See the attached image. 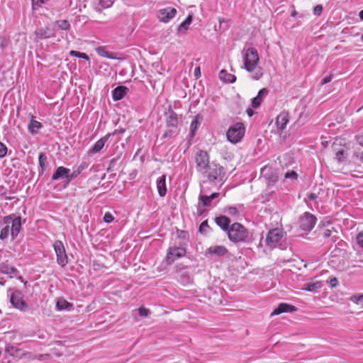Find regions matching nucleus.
<instances>
[{
	"mask_svg": "<svg viewBox=\"0 0 363 363\" xmlns=\"http://www.w3.org/2000/svg\"><path fill=\"white\" fill-rule=\"evenodd\" d=\"M7 154V147L2 142H0V158L4 157Z\"/></svg>",
	"mask_w": 363,
	"mask_h": 363,
	"instance_id": "obj_38",
	"label": "nucleus"
},
{
	"mask_svg": "<svg viewBox=\"0 0 363 363\" xmlns=\"http://www.w3.org/2000/svg\"><path fill=\"white\" fill-rule=\"evenodd\" d=\"M56 308L57 311H71L73 308V304L68 302L63 298H60L57 300Z\"/></svg>",
	"mask_w": 363,
	"mask_h": 363,
	"instance_id": "obj_23",
	"label": "nucleus"
},
{
	"mask_svg": "<svg viewBox=\"0 0 363 363\" xmlns=\"http://www.w3.org/2000/svg\"><path fill=\"white\" fill-rule=\"evenodd\" d=\"M156 183L159 195L161 197H164L167 194L166 176L163 174L158 177Z\"/></svg>",
	"mask_w": 363,
	"mask_h": 363,
	"instance_id": "obj_21",
	"label": "nucleus"
},
{
	"mask_svg": "<svg viewBox=\"0 0 363 363\" xmlns=\"http://www.w3.org/2000/svg\"><path fill=\"white\" fill-rule=\"evenodd\" d=\"M361 160H362V162H363V153H362V155Z\"/></svg>",
	"mask_w": 363,
	"mask_h": 363,
	"instance_id": "obj_62",
	"label": "nucleus"
},
{
	"mask_svg": "<svg viewBox=\"0 0 363 363\" xmlns=\"http://www.w3.org/2000/svg\"><path fill=\"white\" fill-rule=\"evenodd\" d=\"M205 225V223H202L201 226H200V230H201V228H203V226H204Z\"/></svg>",
	"mask_w": 363,
	"mask_h": 363,
	"instance_id": "obj_60",
	"label": "nucleus"
},
{
	"mask_svg": "<svg viewBox=\"0 0 363 363\" xmlns=\"http://www.w3.org/2000/svg\"><path fill=\"white\" fill-rule=\"evenodd\" d=\"M46 157L44 155V154L40 153L38 157V161L40 166L43 168L45 165V163L46 162Z\"/></svg>",
	"mask_w": 363,
	"mask_h": 363,
	"instance_id": "obj_41",
	"label": "nucleus"
},
{
	"mask_svg": "<svg viewBox=\"0 0 363 363\" xmlns=\"http://www.w3.org/2000/svg\"><path fill=\"white\" fill-rule=\"evenodd\" d=\"M6 351L13 357H18L19 359L26 358L29 356V353L22 350L14 346H9L6 348Z\"/></svg>",
	"mask_w": 363,
	"mask_h": 363,
	"instance_id": "obj_17",
	"label": "nucleus"
},
{
	"mask_svg": "<svg viewBox=\"0 0 363 363\" xmlns=\"http://www.w3.org/2000/svg\"><path fill=\"white\" fill-rule=\"evenodd\" d=\"M227 233L229 240L233 242H246L248 239L247 230L238 223L232 224Z\"/></svg>",
	"mask_w": 363,
	"mask_h": 363,
	"instance_id": "obj_3",
	"label": "nucleus"
},
{
	"mask_svg": "<svg viewBox=\"0 0 363 363\" xmlns=\"http://www.w3.org/2000/svg\"><path fill=\"white\" fill-rule=\"evenodd\" d=\"M207 252L211 255L221 257L227 254L228 250L223 245H213L207 249Z\"/></svg>",
	"mask_w": 363,
	"mask_h": 363,
	"instance_id": "obj_16",
	"label": "nucleus"
},
{
	"mask_svg": "<svg viewBox=\"0 0 363 363\" xmlns=\"http://www.w3.org/2000/svg\"><path fill=\"white\" fill-rule=\"evenodd\" d=\"M362 40H363V35H362Z\"/></svg>",
	"mask_w": 363,
	"mask_h": 363,
	"instance_id": "obj_64",
	"label": "nucleus"
},
{
	"mask_svg": "<svg viewBox=\"0 0 363 363\" xmlns=\"http://www.w3.org/2000/svg\"><path fill=\"white\" fill-rule=\"evenodd\" d=\"M267 94L268 90L266 88L260 89L258 92L257 96L252 99V106L254 108H258L260 106L263 99L267 95Z\"/></svg>",
	"mask_w": 363,
	"mask_h": 363,
	"instance_id": "obj_19",
	"label": "nucleus"
},
{
	"mask_svg": "<svg viewBox=\"0 0 363 363\" xmlns=\"http://www.w3.org/2000/svg\"><path fill=\"white\" fill-rule=\"evenodd\" d=\"M322 283L319 281L309 282L304 284L303 290L315 292L322 287Z\"/></svg>",
	"mask_w": 363,
	"mask_h": 363,
	"instance_id": "obj_27",
	"label": "nucleus"
},
{
	"mask_svg": "<svg viewBox=\"0 0 363 363\" xmlns=\"http://www.w3.org/2000/svg\"><path fill=\"white\" fill-rule=\"evenodd\" d=\"M219 78L220 80L228 82V83H233L236 80V77L234 74L228 73L225 70L222 69L219 72Z\"/></svg>",
	"mask_w": 363,
	"mask_h": 363,
	"instance_id": "obj_28",
	"label": "nucleus"
},
{
	"mask_svg": "<svg viewBox=\"0 0 363 363\" xmlns=\"http://www.w3.org/2000/svg\"><path fill=\"white\" fill-rule=\"evenodd\" d=\"M216 224L223 230L227 231L229 230V224L230 223V219L225 216H221L216 218Z\"/></svg>",
	"mask_w": 363,
	"mask_h": 363,
	"instance_id": "obj_24",
	"label": "nucleus"
},
{
	"mask_svg": "<svg viewBox=\"0 0 363 363\" xmlns=\"http://www.w3.org/2000/svg\"><path fill=\"white\" fill-rule=\"evenodd\" d=\"M207 177L210 182L215 180H222L224 175L223 168L218 164L212 163L206 169V171L203 172Z\"/></svg>",
	"mask_w": 363,
	"mask_h": 363,
	"instance_id": "obj_5",
	"label": "nucleus"
},
{
	"mask_svg": "<svg viewBox=\"0 0 363 363\" xmlns=\"http://www.w3.org/2000/svg\"><path fill=\"white\" fill-rule=\"evenodd\" d=\"M128 88L124 86H119L115 88L112 91V97L114 101L122 99L126 94Z\"/></svg>",
	"mask_w": 363,
	"mask_h": 363,
	"instance_id": "obj_22",
	"label": "nucleus"
},
{
	"mask_svg": "<svg viewBox=\"0 0 363 363\" xmlns=\"http://www.w3.org/2000/svg\"><path fill=\"white\" fill-rule=\"evenodd\" d=\"M206 191L205 189V186L203 185L201 186V192L199 196V201L201 202L203 206H210L211 205V201L218 198L219 196L218 193H213L210 196H207L205 194Z\"/></svg>",
	"mask_w": 363,
	"mask_h": 363,
	"instance_id": "obj_12",
	"label": "nucleus"
},
{
	"mask_svg": "<svg viewBox=\"0 0 363 363\" xmlns=\"http://www.w3.org/2000/svg\"><path fill=\"white\" fill-rule=\"evenodd\" d=\"M285 178L286 179H291V181H295L298 178V174L296 172L294 171H290V172H287L286 174H285Z\"/></svg>",
	"mask_w": 363,
	"mask_h": 363,
	"instance_id": "obj_37",
	"label": "nucleus"
},
{
	"mask_svg": "<svg viewBox=\"0 0 363 363\" xmlns=\"http://www.w3.org/2000/svg\"><path fill=\"white\" fill-rule=\"evenodd\" d=\"M82 52H78V51H75V50H71L69 52V55L71 56H74V57H80V55H81Z\"/></svg>",
	"mask_w": 363,
	"mask_h": 363,
	"instance_id": "obj_52",
	"label": "nucleus"
},
{
	"mask_svg": "<svg viewBox=\"0 0 363 363\" xmlns=\"http://www.w3.org/2000/svg\"><path fill=\"white\" fill-rule=\"evenodd\" d=\"M323 11V6L321 5H317L314 7L313 13L316 16H320Z\"/></svg>",
	"mask_w": 363,
	"mask_h": 363,
	"instance_id": "obj_46",
	"label": "nucleus"
},
{
	"mask_svg": "<svg viewBox=\"0 0 363 363\" xmlns=\"http://www.w3.org/2000/svg\"><path fill=\"white\" fill-rule=\"evenodd\" d=\"M58 27L62 30L69 29L70 24L67 20H62L57 22Z\"/></svg>",
	"mask_w": 363,
	"mask_h": 363,
	"instance_id": "obj_36",
	"label": "nucleus"
},
{
	"mask_svg": "<svg viewBox=\"0 0 363 363\" xmlns=\"http://www.w3.org/2000/svg\"><path fill=\"white\" fill-rule=\"evenodd\" d=\"M114 220V217L113 216V215L109 213V212H106L104 216V222L107 223H111L113 220Z\"/></svg>",
	"mask_w": 363,
	"mask_h": 363,
	"instance_id": "obj_39",
	"label": "nucleus"
},
{
	"mask_svg": "<svg viewBox=\"0 0 363 363\" xmlns=\"http://www.w3.org/2000/svg\"><path fill=\"white\" fill-rule=\"evenodd\" d=\"M96 53L104 57L110 58V59H114L115 57L113 56V53H110L108 51L105 50V49L103 47H97L96 48Z\"/></svg>",
	"mask_w": 363,
	"mask_h": 363,
	"instance_id": "obj_33",
	"label": "nucleus"
},
{
	"mask_svg": "<svg viewBox=\"0 0 363 363\" xmlns=\"http://www.w3.org/2000/svg\"><path fill=\"white\" fill-rule=\"evenodd\" d=\"M47 0H32L33 7H39L43 4Z\"/></svg>",
	"mask_w": 363,
	"mask_h": 363,
	"instance_id": "obj_42",
	"label": "nucleus"
},
{
	"mask_svg": "<svg viewBox=\"0 0 363 363\" xmlns=\"http://www.w3.org/2000/svg\"><path fill=\"white\" fill-rule=\"evenodd\" d=\"M194 74L195 76L198 78L200 77L201 75V71H200V67H196L195 69H194Z\"/></svg>",
	"mask_w": 363,
	"mask_h": 363,
	"instance_id": "obj_53",
	"label": "nucleus"
},
{
	"mask_svg": "<svg viewBox=\"0 0 363 363\" xmlns=\"http://www.w3.org/2000/svg\"><path fill=\"white\" fill-rule=\"evenodd\" d=\"M185 254L186 250L184 247H169L166 257V261L168 264H172L177 259L184 257Z\"/></svg>",
	"mask_w": 363,
	"mask_h": 363,
	"instance_id": "obj_10",
	"label": "nucleus"
},
{
	"mask_svg": "<svg viewBox=\"0 0 363 363\" xmlns=\"http://www.w3.org/2000/svg\"><path fill=\"white\" fill-rule=\"evenodd\" d=\"M94 4L95 9L98 11H101L104 9L109 8L113 4L112 0H94Z\"/></svg>",
	"mask_w": 363,
	"mask_h": 363,
	"instance_id": "obj_26",
	"label": "nucleus"
},
{
	"mask_svg": "<svg viewBox=\"0 0 363 363\" xmlns=\"http://www.w3.org/2000/svg\"><path fill=\"white\" fill-rule=\"evenodd\" d=\"M53 247L57 256V262L61 267H65L68 262V258L66 254L64 244L60 240H56Z\"/></svg>",
	"mask_w": 363,
	"mask_h": 363,
	"instance_id": "obj_7",
	"label": "nucleus"
},
{
	"mask_svg": "<svg viewBox=\"0 0 363 363\" xmlns=\"http://www.w3.org/2000/svg\"><path fill=\"white\" fill-rule=\"evenodd\" d=\"M41 128H42V125L39 121H37L34 119L30 120L29 125H28V128H29V130L32 133H35L37 130H38Z\"/></svg>",
	"mask_w": 363,
	"mask_h": 363,
	"instance_id": "obj_34",
	"label": "nucleus"
},
{
	"mask_svg": "<svg viewBox=\"0 0 363 363\" xmlns=\"http://www.w3.org/2000/svg\"><path fill=\"white\" fill-rule=\"evenodd\" d=\"M333 231L335 232V230H334V228H331V229H325L323 233V235L325 238H329L332 236V233Z\"/></svg>",
	"mask_w": 363,
	"mask_h": 363,
	"instance_id": "obj_43",
	"label": "nucleus"
},
{
	"mask_svg": "<svg viewBox=\"0 0 363 363\" xmlns=\"http://www.w3.org/2000/svg\"><path fill=\"white\" fill-rule=\"evenodd\" d=\"M192 21V16L191 15H189L186 19L179 26L178 30L182 31H186L188 28L189 25L191 23Z\"/></svg>",
	"mask_w": 363,
	"mask_h": 363,
	"instance_id": "obj_32",
	"label": "nucleus"
},
{
	"mask_svg": "<svg viewBox=\"0 0 363 363\" xmlns=\"http://www.w3.org/2000/svg\"><path fill=\"white\" fill-rule=\"evenodd\" d=\"M196 169L200 172L206 171L209 167V157L206 152L201 150L196 155Z\"/></svg>",
	"mask_w": 363,
	"mask_h": 363,
	"instance_id": "obj_8",
	"label": "nucleus"
},
{
	"mask_svg": "<svg viewBox=\"0 0 363 363\" xmlns=\"http://www.w3.org/2000/svg\"><path fill=\"white\" fill-rule=\"evenodd\" d=\"M115 133H108L105 136L100 138L99 140H97L93 147L89 150V154H94L96 152H99L102 148L104 147L105 143L108 140V138L111 137V135H114Z\"/></svg>",
	"mask_w": 363,
	"mask_h": 363,
	"instance_id": "obj_14",
	"label": "nucleus"
},
{
	"mask_svg": "<svg viewBox=\"0 0 363 363\" xmlns=\"http://www.w3.org/2000/svg\"><path fill=\"white\" fill-rule=\"evenodd\" d=\"M11 304L17 309L21 311H26L28 306L23 301L22 293L19 291H15L11 296Z\"/></svg>",
	"mask_w": 363,
	"mask_h": 363,
	"instance_id": "obj_11",
	"label": "nucleus"
},
{
	"mask_svg": "<svg viewBox=\"0 0 363 363\" xmlns=\"http://www.w3.org/2000/svg\"><path fill=\"white\" fill-rule=\"evenodd\" d=\"M124 131H125V130H124L123 129H121L120 130H118V131H117V130H116V131H115L114 133H115V134H116L117 132H118V133H124Z\"/></svg>",
	"mask_w": 363,
	"mask_h": 363,
	"instance_id": "obj_59",
	"label": "nucleus"
},
{
	"mask_svg": "<svg viewBox=\"0 0 363 363\" xmlns=\"http://www.w3.org/2000/svg\"><path fill=\"white\" fill-rule=\"evenodd\" d=\"M5 225L1 230L0 238L5 240L11 235L13 240L17 238L21 229V218L20 216H8L4 218Z\"/></svg>",
	"mask_w": 363,
	"mask_h": 363,
	"instance_id": "obj_2",
	"label": "nucleus"
},
{
	"mask_svg": "<svg viewBox=\"0 0 363 363\" xmlns=\"http://www.w3.org/2000/svg\"><path fill=\"white\" fill-rule=\"evenodd\" d=\"M86 163L83 162L79 166H78L77 168H75L72 172H69V179L68 183H69L72 179L77 177L86 168Z\"/></svg>",
	"mask_w": 363,
	"mask_h": 363,
	"instance_id": "obj_29",
	"label": "nucleus"
},
{
	"mask_svg": "<svg viewBox=\"0 0 363 363\" xmlns=\"http://www.w3.org/2000/svg\"><path fill=\"white\" fill-rule=\"evenodd\" d=\"M352 300L357 303H363V295L359 296H353Z\"/></svg>",
	"mask_w": 363,
	"mask_h": 363,
	"instance_id": "obj_48",
	"label": "nucleus"
},
{
	"mask_svg": "<svg viewBox=\"0 0 363 363\" xmlns=\"http://www.w3.org/2000/svg\"><path fill=\"white\" fill-rule=\"evenodd\" d=\"M283 235L284 233L282 230L279 228H274L269 230L266 238L267 245L270 248L277 247L283 238Z\"/></svg>",
	"mask_w": 363,
	"mask_h": 363,
	"instance_id": "obj_6",
	"label": "nucleus"
},
{
	"mask_svg": "<svg viewBox=\"0 0 363 363\" xmlns=\"http://www.w3.org/2000/svg\"><path fill=\"white\" fill-rule=\"evenodd\" d=\"M266 169V167L262 168V171H264Z\"/></svg>",
	"mask_w": 363,
	"mask_h": 363,
	"instance_id": "obj_63",
	"label": "nucleus"
},
{
	"mask_svg": "<svg viewBox=\"0 0 363 363\" xmlns=\"http://www.w3.org/2000/svg\"><path fill=\"white\" fill-rule=\"evenodd\" d=\"M308 198L309 199L311 200H315L316 198H317V196L314 193H311L309 196H308Z\"/></svg>",
	"mask_w": 363,
	"mask_h": 363,
	"instance_id": "obj_56",
	"label": "nucleus"
},
{
	"mask_svg": "<svg viewBox=\"0 0 363 363\" xmlns=\"http://www.w3.org/2000/svg\"><path fill=\"white\" fill-rule=\"evenodd\" d=\"M259 57L257 50L254 48H247L243 57V67L252 74V79L259 80L263 76V69L258 67Z\"/></svg>",
	"mask_w": 363,
	"mask_h": 363,
	"instance_id": "obj_1",
	"label": "nucleus"
},
{
	"mask_svg": "<svg viewBox=\"0 0 363 363\" xmlns=\"http://www.w3.org/2000/svg\"><path fill=\"white\" fill-rule=\"evenodd\" d=\"M201 116L199 114L194 117L190 125V135L191 138H193L195 135V133L201 124Z\"/></svg>",
	"mask_w": 363,
	"mask_h": 363,
	"instance_id": "obj_25",
	"label": "nucleus"
},
{
	"mask_svg": "<svg viewBox=\"0 0 363 363\" xmlns=\"http://www.w3.org/2000/svg\"><path fill=\"white\" fill-rule=\"evenodd\" d=\"M315 222L316 218L313 215L309 213H305L304 215L300 218V228L303 230L309 231L314 227Z\"/></svg>",
	"mask_w": 363,
	"mask_h": 363,
	"instance_id": "obj_9",
	"label": "nucleus"
},
{
	"mask_svg": "<svg viewBox=\"0 0 363 363\" xmlns=\"http://www.w3.org/2000/svg\"><path fill=\"white\" fill-rule=\"evenodd\" d=\"M6 45V40L5 38L0 36V48H3Z\"/></svg>",
	"mask_w": 363,
	"mask_h": 363,
	"instance_id": "obj_51",
	"label": "nucleus"
},
{
	"mask_svg": "<svg viewBox=\"0 0 363 363\" xmlns=\"http://www.w3.org/2000/svg\"><path fill=\"white\" fill-rule=\"evenodd\" d=\"M228 212L230 215H236L238 213V211L235 207H229Z\"/></svg>",
	"mask_w": 363,
	"mask_h": 363,
	"instance_id": "obj_50",
	"label": "nucleus"
},
{
	"mask_svg": "<svg viewBox=\"0 0 363 363\" xmlns=\"http://www.w3.org/2000/svg\"><path fill=\"white\" fill-rule=\"evenodd\" d=\"M35 35L39 39L49 38L52 36V34L49 33L48 28H40L35 32Z\"/></svg>",
	"mask_w": 363,
	"mask_h": 363,
	"instance_id": "obj_30",
	"label": "nucleus"
},
{
	"mask_svg": "<svg viewBox=\"0 0 363 363\" xmlns=\"http://www.w3.org/2000/svg\"><path fill=\"white\" fill-rule=\"evenodd\" d=\"M245 128L243 123H237L231 125L227 131L228 140L233 144L239 143L243 138Z\"/></svg>",
	"mask_w": 363,
	"mask_h": 363,
	"instance_id": "obj_4",
	"label": "nucleus"
},
{
	"mask_svg": "<svg viewBox=\"0 0 363 363\" xmlns=\"http://www.w3.org/2000/svg\"><path fill=\"white\" fill-rule=\"evenodd\" d=\"M296 311V307L285 303H282L276 308L272 313V315H279L282 313L292 312Z\"/></svg>",
	"mask_w": 363,
	"mask_h": 363,
	"instance_id": "obj_20",
	"label": "nucleus"
},
{
	"mask_svg": "<svg viewBox=\"0 0 363 363\" xmlns=\"http://www.w3.org/2000/svg\"><path fill=\"white\" fill-rule=\"evenodd\" d=\"M79 58H82L86 60H89V57L86 53H84V52L81 53Z\"/></svg>",
	"mask_w": 363,
	"mask_h": 363,
	"instance_id": "obj_55",
	"label": "nucleus"
},
{
	"mask_svg": "<svg viewBox=\"0 0 363 363\" xmlns=\"http://www.w3.org/2000/svg\"><path fill=\"white\" fill-rule=\"evenodd\" d=\"M332 79H333V76H332V75L328 76V77H325V78L322 80L321 84H322L323 85V84H328V83L330 82H331V80H332Z\"/></svg>",
	"mask_w": 363,
	"mask_h": 363,
	"instance_id": "obj_49",
	"label": "nucleus"
},
{
	"mask_svg": "<svg viewBox=\"0 0 363 363\" xmlns=\"http://www.w3.org/2000/svg\"><path fill=\"white\" fill-rule=\"evenodd\" d=\"M0 272L6 274H11L15 272V269L8 264H3L0 266Z\"/></svg>",
	"mask_w": 363,
	"mask_h": 363,
	"instance_id": "obj_35",
	"label": "nucleus"
},
{
	"mask_svg": "<svg viewBox=\"0 0 363 363\" xmlns=\"http://www.w3.org/2000/svg\"><path fill=\"white\" fill-rule=\"evenodd\" d=\"M359 16L361 20H363V9L359 12Z\"/></svg>",
	"mask_w": 363,
	"mask_h": 363,
	"instance_id": "obj_58",
	"label": "nucleus"
},
{
	"mask_svg": "<svg viewBox=\"0 0 363 363\" xmlns=\"http://www.w3.org/2000/svg\"><path fill=\"white\" fill-rule=\"evenodd\" d=\"M138 313L140 316H147L149 313V310L143 307L138 308Z\"/></svg>",
	"mask_w": 363,
	"mask_h": 363,
	"instance_id": "obj_44",
	"label": "nucleus"
},
{
	"mask_svg": "<svg viewBox=\"0 0 363 363\" xmlns=\"http://www.w3.org/2000/svg\"><path fill=\"white\" fill-rule=\"evenodd\" d=\"M289 116L288 113L282 112L278 116L276 119V124L279 130H284L288 122H289Z\"/></svg>",
	"mask_w": 363,
	"mask_h": 363,
	"instance_id": "obj_18",
	"label": "nucleus"
},
{
	"mask_svg": "<svg viewBox=\"0 0 363 363\" xmlns=\"http://www.w3.org/2000/svg\"><path fill=\"white\" fill-rule=\"evenodd\" d=\"M167 123L169 127L177 128L178 125V120L176 113H171L167 118Z\"/></svg>",
	"mask_w": 363,
	"mask_h": 363,
	"instance_id": "obj_31",
	"label": "nucleus"
},
{
	"mask_svg": "<svg viewBox=\"0 0 363 363\" xmlns=\"http://www.w3.org/2000/svg\"><path fill=\"white\" fill-rule=\"evenodd\" d=\"M328 283L330 284L332 288H334L337 286L338 280L336 277H333L329 281H328Z\"/></svg>",
	"mask_w": 363,
	"mask_h": 363,
	"instance_id": "obj_47",
	"label": "nucleus"
},
{
	"mask_svg": "<svg viewBox=\"0 0 363 363\" xmlns=\"http://www.w3.org/2000/svg\"><path fill=\"white\" fill-rule=\"evenodd\" d=\"M335 158L338 162H342L345 159V152L343 150H339L336 152Z\"/></svg>",
	"mask_w": 363,
	"mask_h": 363,
	"instance_id": "obj_40",
	"label": "nucleus"
},
{
	"mask_svg": "<svg viewBox=\"0 0 363 363\" xmlns=\"http://www.w3.org/2000/svg\"><path fill=\"white\" fill-rule=\"evenodd\" d=\"M357 143L363 147V135H359L357 138Z\"/></svg>",
	"mask_w": 363,
	"mask_h": 363,
	"instance_id": "obj_54",
	"label": "nucleus"
},
{
	"mask_svg": "<svg viewBox=\"0 0 363 363\" xmlns=\"http://www.w3.org/2000/svg\"><path fill=\"white\" fill-rule=\"evenodd\" d=\"M247 113L249 116H252L253 115V111L250 108L247 110Z\"/></svg>",
	"mask_w": 363,
	"mask_h": 363,
	"instance_id": "obj_57",
	"label": "nucleus"
},
{
	"mask_svg": "<svg viewBox=\"0 0 363 363\" xmlns=\"http://www.w3.org/2000/svg\"><path fill=\"white\" fill-rule=\"evenodd\" d=\"M357 240L359 245L363 248V231L357 235Z\"/></svg>",
	"mask_w": 363,
	"mask_h": 363,
	"instance_id": "obj_45",
	"label": "nucleus"
},
{
	"mask_svg": "<svg viewBox=\"0 0 363 363\" xmlns=\"http://www.w3.org/2000/svg\"><path fill=\"white\" fill-rule=\"evenodd\" d=\"M69 172V169L66 168L65 167H59L57 168L55 172L53 173V174L52 176V179L57 180L60 179H66L67 184H69L68 183Z\"/></svg>",
	"mask_w": 363,
	"mask_h": 363,
	"instance_id": "obj_15",
	"label": "nucleus"
},
{
	"mask_svg": "<svg viewBox=\"0 0 363 363\" xmlns=\"http://www.w3.org/2000/svg\"><path fill=\"white\" fill-rule=\"evenodd\" d=\"M177 13V10L172 7H167L160 9L158 12L159 19L164 23L168 22L169 20L174 18Z\"/></svg>",
	"mask_w": 363,
	"mask_h": 363,
	"instance_id": "obj_13",
	"label": "nucleus"
},
{
	"mask_svg": "<svg viewBox=\"0 0 363 363\" xmlns=\"http://www.w3.org/2000/svg\"><path fill=\"white\" fill-rule=\"evenodd\" d=\"M322 144L325 146L328 144V142H322Z\"/></svg>",
	"mask_w": 363,
	"mask_h": 363,
	"instance_id": "obj_61",
	"label": "nucleus"
}]
</instances>
